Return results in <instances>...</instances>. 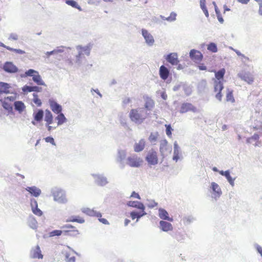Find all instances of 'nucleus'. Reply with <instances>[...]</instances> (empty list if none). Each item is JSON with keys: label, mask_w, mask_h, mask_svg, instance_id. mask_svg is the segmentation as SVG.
Wrapping results in <instances>:
<instances>
[{"label": "nucleus", "mask_w": 262, "mask_h": 262, "mask_svg": "<svg viewBox=\"0 0 262 262\" xmlns=\"http://www.w3.org/2000/svg\"><path fill=\"white\" fill-rule=\"evenodd\" d=\"M33 101L37 106H40L41 105V100L38 98L37 94H33Z\"/></svg>", "instance_id": "4c0bfd02"}, {"label": "nucleus", "mask_w": 262, "mask_h": 262, "mask_svg": "<svg viewBox=\"0 0 262 262\" xmlns=\"http://www.w3.org/2000/svg\"><path fill=\"white\" fill-rule=\"evenodd\" d=\"M145 146V141L142 139L138 142L136 143L134 145V150L136 152H140L142 151Z\"/></svg>", "instance_id": "6ab92c4d"}, {"label": "nucleus", "mask_w": 262, "mask_h": 262, "mask_svg": "<svg viewBox=\"0 0 262 262\" xmlns=\"http://www.w3.org/2000/svg\"><path fill=\"white\" fill-rule=\"evenodd\" d=\"M142 112V110L141 108L132 109L129 115L130 120L136 123H142L146 116H143Z\"/></svg>", "instance_id": "f257e3e1"}, {"label": "nucleus", "mask_w": 262, "mask_h": 262, "mask_svg": "<svg viewBox=\"0 0 262 262\" xmlns=\"http://www.w3.org/2000/svg\"><path fill=\"white\" fill-rule=\"evenodd\" d=\"M64 1H65L67 5L71 6V7H72L73 8H76V9H78L79 10H81V7L78 5V4L76 2H75L73 0H64Z\"/></svg>", "instance_id": "f704fd0d"}, {"label": "nucleus", "mask_w": 262, "mask_h": 262, "mask_svg": "<svg viewBox=\"0 0 262 262\" xmlns=\"http://www.w3.org/2000/svg\"><path fill=\"white\" fill-rule=\"evenodd\" d=\"M131 196L132 197H133V198H136L137 199H140V195H139L138 193L135 192V191H133L131 194Z\"/></svg>", "instance_id": "6e6d98bb"}, {"label": "nucleus", "mask_w": 262, "mask_h": 262, "mask_svg": "<svg viewBox=\"0 0 262 262\" xmlns=\"http://www.w3.org/2000/svg\"><path fill=\"white\" fill-rule=\"evenodd\" d=\"M9 38L11 39H12V40H17L18 38V37H17V35L12 34L10 35Z\"/></svg>", "instance_id": "4d7b16f0"}, {"label": "nucleus", "mask_w": 262, "mask_h": 262, "mask_svg": "<svg viewBox=\"0 0 262 262\" xmlns=\"http://www.w3.org/2000/svg\"><path fill=\"white\" fill-rule=\"evenodd\" d=\"M224 176L226 177L229 182L231 184L233 185L234 184V180L232 179V178L230 176V172L229 171L227 170L225 171V175Z\"/></svg>", "instance_id": "79ce46f5"}, {"label": "nucleus", "mask_w": 262, "mask_h": 262, "mask_svg": "<svg viewBox=\"0 0 262 262\" xmlns=\"http://www.w3.org/2000/svg\"><path fill=\"white\" fill-rule=\"evenodd\" d=\"M67 222H77L78 223H83L84 222V220L81 217L77 216V217H74L72 216L68 219L67 220Z\"/></svg>", "instance_id": "473e14b6"}, {"label": "nucleus", "mask_w": 262, "mask_h": 262, "mask_svg": "<svg viewBox=\"0 0 262 262\" xmlns=\"http://www.w3.org/2000/svg\"><path fill=\"white\" fill-rule=\"evenodd\" d=\"M189 55L191 59L195 62H199L202 60L203 56L199 51L192 49L190 50Z\"/></svg>", "instance_id": "0eeeda50"}, {"label": "nucleus", "mask_w": 262, "mask_h": 262, "mask_svg": "<svg viewBox=\"0 0 262 262\" xmlns=\"http://www.w3.org/2000/svg\"><path fill=\"white\" fill-rule=\"evenodd\" d=\"M79 48L80 49V51H79L78 54L76 56L78 61H79L81 56L82 54H83V52H84L87 54V55H89L90 53V49L88 47H79Z\"/></svg>", "instance_id": "72a5a7b5"}, {"label": "nucleus", "mask_w": 262, "mask_h": 262, "mask_svg": "<svg viewBox=\"0 0 262 262\" xmlns=\"http://www.w3.org/2000/svg\"><path fill=\"white\" fill-rule=\"evenodd\" d=\"M224 89L223 83L222 81L214 80V91L216 92L215 97L219 101L222 99V91Z\"/></svg>", "instance_id": "39448f33"}, {"label": "nucleus", "mask_w": 262, "mask_h": 262, "mask_svg": "<svg viewBox=\"0 0 262 262\" xmlns=\"http://www.w3.org/2000/svg\"><path fill=\"white\" fill-rule=\"evenodd\" d=\"M160 226L161 229L165 232L172 231L173 229L172 225L170 223L164 221L160 222Z\"/></svg>", "instance_id": "f3484780"}, {"label": "nucleus", "mask_w": 262, "mask_h": 262, "mask_svg": "<svg viewBox=\"0 0 262 262\" xmlns=\"http://www.w3.org/2000/svg\"><path fill=\"white\" fill-rule=\"evenodd\" d=\"M10 88V86L8 83L0 82V93H9Z\"/></svg>", "instance_id": "393cba45"}, {"label": "nucleus", "mask_w": 262, "mask_h": 262, "mask_svg": "<svg viewBox=\"0 0 262 262\" xmlns=\"http://www.w3.org/2000/svg\"><path fill=\"white\" fill-rule=\"evenodd\" d=\"M159 75L161 79L165 80L169 75V71L164 66H161L159 69Z\"/></svg>", "instance_id": "dca6fc26"}, {"label": "nucleus", "mask_w": 262, "mask_h": 262, "mask_svg": "<svg viewBox=\"0 0 262 262\" xmlns=\"http://www.w3.org/2000/svg\"><path fill=\"white\" fill-rule=\"evenodd\" d=\"M146 214V213L145 212L144 210H140V211L137 212V220L138 221V219H140L141 217L143 216V215Z\"/></svg>", "instance_id": "09e8293b"}, {"label": "nucleus", "mask_w": 262, "mask_h": 262, "mask_svg": "<svg viewBox=\"0 0 262 262\" xmlns=\"http://www.w3.org/2000/svg\"><path fill=\"white\" fill-rule=\"evenodd\" d=\"M176 16H177L176 13H175L174 12H171L170 14V16H168V17L166 18V20H167L168 21H170L174 20L176 19Z\"/></svg>", "instance_id": "49530a36"}, {"label": "nucleus", "mask_w": 262, "mask_h": 262, "mask_svg": "<svg viewBox=\"0 0 262 262\" xmlns=\"http://www.w3.org/2000/svg\"><path fill=\"white\" fill-rule=\"evenodd\" d=\"M200 3L201 7H203V6H206V5H205L206 0H200Z\"/></svg>", "instance_id": "680f3d73"}, {"label": "nucleus", "mask_w": 262, "mask_h": 262, "mask_svg": "<svg viewBox=\"0 0 262 262\" xmlns=\"http://www.w3.org/2000/svg\"><path fill=\"white\" fill-rule=\"evenodd\" d=\"M207 50L212 53H216L217 52V48L216 45L213 42H210L207 45Z\"/></svg>", "instance_id": "e433bc0d"}, {"label": "nucleus", "mask_w": 262, "mask_h": 262, "mask_svg": "<svg viewBox=\"0 0 262 262\" xmlns=\"http://www.w3.org/2000/svg\"><path fill=\"white\" fill-rule=\"evenodd\" d=\"M49 104L52 111L56 114H59L62 111V107L60 105L58 104L53 100H49Z\"/></svg>", "instance_id": "ddd939ff"}, {"label": "nucleus", "mask_w": 262, "mask_h": 262, "mask_svg": "<svg viewBox=\"0 0 262 262\" xmlns=\"http://www.w3.org/2000/svg\"><path fill=\"white\" fill-rule=\"evenodd\" d=\"M10 99L7 97L5 98L3 101H2L3 107L8 112H12V104L9 103Z\"/></svg>", "instance_id": "b1692460"}, {"label": "nucleus", "mask_w": 262, "mask_h": 262, "mask_svg": "<svg viewBox=\"0 0 262 262\" xmlns=\"http://www.w3.org/2000/svg\"><path fill=\"white\" fill-rule=\"evenodd\" d=\"M131 101V100L130 98H128L124 100V103H128Z\"/></svg>", "instance_id": "69168bd1"}, {"label": "nucleus", "mask_w": 262, "mask_h": 262, "mask_svg": "<svg viewBox=\"0 0 262 262\" xmlns=\"http://www.w3.org/2000/svg\"><path fill=\"white\" fill-rule=\"evenodd\" d=\"M58 115L56 117V119L57 120V125H60L66 122L67 119L64 115L61 112L57 114Z\"/></svg>", "instance_id": "c756f323"}, {"label": "nucleus", "mask_w": 262, "mask_h": 262, "mask_svg": "<svg viewBox=\"0 0 262 262\" xmlns=\"http://www.w3.org/2000/svg\"><path fill=\"white\" fill-rule=\"evenodd\" d=\"M45 121L46 122V126L47 127L48 130L50 131L52 128L50 124H52L53 122V117L51 112L48 110L45 111Z\"/></svg>", "instance_id": "6e6552de"}, {"label": "nucleus", "mask_w": 262, "mask_h": 262, "mask_svg": "<svg viewBox=\"0 0 262 262\" xmlns=\"http://www.w3.org/2000/svg\"><path fill=\"white\" fill-rule=\"evenodd\" d=\"M130 214L132 220H135L136 218L137 219V212L132 211L130 212Z\"/></svg>", "instance_id": "5fc2aeb1"}, {"label": "nucleus", "mask_w": 262, "mask_h": 262, "mask_svg": "<svg viewBox=\"0 0 262 262\" xmlns=\"http://www.w3.org/2000/svg\"><path fill=\"white\" fill-rule=\"evenodd\" d=\"M26 190L35 197L38 196L41 193V190L35 186L28 187Z\"/></svg>", "instance_id": "412c9836"}, {"label": "nucleus", "mask_w": 262, "mask_h": 262, "mask_svg": "<svg viewBox=\"0 0 262 262\" xmlns=\"http://www.w3.org/2000/svg\"><path fill=\"white\" fill-rule=\"evenodd\" d=\"M158 138V133L155 134L153 133L150 134L148 140L150 142H155Z\"/></svg>", "instance_id": "37998d69"}, {"label": "nucleus", "mask_w": 262, "mask_h": 262, "mask_svg": "<svg viewBox=\"0 0 262 262\" xmlns=\"http://www.w3.org/2000/svg\"><path fill=\"white\" fill-rule=\"evenodd\" d=\"M62 233V231L59 230H55L50 233V236H59Z\"/></svg>", "instance_id": "a18cd8bd"}, {"label": "nucleus", "mask_w": 262, "mask_h": 262, "mask_svg": "<svg viewBox=\"0 0 262 262\" xmlns=\"http://www.w3.org/2000/svg\"><path fill=\"white\" fill-rule=\"evenodd\" d=\"M53 195L54 200L59 203L64 204L67 202L65 193L61 190L54 191L53 193Z\"/></svg>", "instance_id": "423d86ee"}, {"label": "nucleus", "mask_w": 262, "mask_h": 262, "mask_svg": "<svg viewBox=\"0 0 262 262\" xmlns=\"http://www.w3.org/2000/svg\"><path fill=\"white\" fill-rule=\"evenodd\" d=\"M45 141L47 142H49L52 144L53 145H55L54 140L52 137H46L45 139Z\"/></svg>", "instance_id": "8fccbe9b"}, {"label": "nucleus", "mask_w": 262, "mask_h": 262, "mask_svg": "<svg viewBox=\"0 0 262 262\" xmlns=\"http://www.w3.org/2000/svg\"><path fill=\"white\" fill-rule=\"evenodd\" d=\"M215 73V79H214V80H220L223 79L224 75L225 74L226 71L225 69L223 68L221 69L220 70L218 71L217 72L214 71Z\"/></svg>", "instance_id": "bb28decb"}, {"label": "nucleus", "mask_w": 262, "mask_h": 262, "mask_svg": "<svg viewBox=\"0 0 262 262\" xmlns=\"http://www.w3.org/2000/svg\"><path fill=\"white\" fill-rule=\"evenodd\" d=\"M61 228L63 229V231L66 232H74L78 233V230L76 229V227L71 225H63Z\"/></svg>", "instance_id": "c85d7f7f"}, {"label": "nucleus", "mask_w": 262, "mask_h": 262, "mask_svg": "<svg viewBox=\"0 0 262 262\" xmlns=\"http://www.w3.org/2000/svg\"><path fill=\"white\" fill-rule=\"evenodd\" d=\"M14 107L15 109L18 111L19 112H23L25 108L24 103L19 101L14 102Z\"/></svg>", "instance_id": "7c9ffc66"}, {"label": "nucleus", "mask_w": 262, "mask_h": 262, "mask_svg": "<svg viewBox=\"0 0 262 262\" xmlns=\"http://www.w3.org/2000/svg\"><path fill=\"white\" fill-rule=\"evenodd\" d=\"M159 216L162 220L170 222L173 221V219L169 217L168 212L164 209H160L159 210Z\"/></svg>", "instance_id": "aec40b11"}, {"label": "nucleus", "mask_w": 262, "mask_h": 262, "mask_svg": "<svg viewBox=\"0 0 262 262\" xmlns=\"http://www.w3.org/2000/svg\"><path fill=\"white\" fill-rule=\"evenodd\" d=\"M31 254L33 258H42L43 257L38 246H36L31 250Z\"/></svg>", "instance_id": "4be33fe9"}, {"label": "nucleus", "mask_w": 262, "mask_h": 262, "mask_svg": "<svg viewBox=\"0 0 262 262\" xmlns=\"http://www.w3.org/2000/svg\"><path fill=\"white\" fill-rule=\"evenodd\" d=\"M201 8L202 9V10L203 11L205 16L207 17H209V13H208V10L207 9L206 7V6H203V7H202Z\"/></svg>", "instance_id": "3c124183"}, {"label": "nucleus", "mask_w": 262, "mask_h": 262, "mask_svg": "<svg viewBox=\"0 0 262 262\" xmlns=\"http://www.w3.org/2000/svg\"><path fill=\"white\" fill-rule=\"evenodd\" d=\"M127 204L128 206L137 208L140 210H145L144 205L141 202L137 201H129L127 202Z\"/></svg>", "instance_id": "5701e85b"}, {"label": "nucleus", "mask_w": 262, "mask_h": 262, "mask_svg": "<svg viewBox=\"0 0 262 262\" xmlns=\"http://www.w3.org/2000/svg\"><path fill=\"white\" fill-rule=\"evenodd\" d=\"M211 186L215 196H220V195L222 194V191L219 185L215 182H212Z\"/></svg>", "instance_id": "a878e982"}, {"label": "nucleus", "mask_w": 262, "mask_h": 262, "mask_svg": "<svg viewBox=\"0 0 262 262\" xmlns=\"http://www.w3.org/2000/svg\"><path fill=\"white\" fill-rule=\"evenodd\" d=\"M199 69L200 70H206L207 69L206 67L203 64L199 66Z\"/></svg>", "instance_id": "0e129e2a"}, {"label": "nucleus", "mask_w": 262, "mask_h": 262, "mask_svg": "<svg viewBox=\"0 0 262 262\" xmlns=\"http://www.w3.org/2000/svg\"><path fill=\"white\" fill-rule=\"evenodd\" d=\"M143 99L145 101L144 107L147 111L151 110L155 106V102L151 97L147 95L143 96Z\"/></svg>", "instance_id": "9d476101"}, {"label": "nucleus", "mask_w": 262, "mask_h": 262, "mask_svg": "<svg viewBox=\"0 0 262 262\" xmlns=\"http://www.w3.org/2000/svg\"><path fill=\"white\" fill-rule=\"evenodd\" d=\"M167 142L165 141L163 143H161L160 147V151L162 155H163L165 151L167 150Z\"/></svg>", "instance_id": "58836bf2"}, {"label": "nucleus", "mask_w": 262, "mask_h": 262, "mask_svg": "<svg viewBox=\"0 0 262 262\" xmlns=\"http://www.w3.org/2000/svg\"><path fill=\"white\" fill-rule=\"evenodd\" d=\"M142 34L146 42L149 46H152L154 42L153 36L145 29L142 30Z\"/></svg>", "instance_id": "9b49d317"}, {"label": "nucleus", "mask_w": 262, "mask_h": 262, "mask_svg": "<svg viewBox=\"0 0 262 262\" xmlns=\"http://www.w3.org/2000/svg\"><path fill=\"white\" fill-rule=\"evenodd\" d=\"M165 126L166 127V134L168 137L171 138L172 136V129L169 124H165Z\"/></svg>", "instance_id": "ea45409f"}, {"label": "nucleus", "mask_w": 262, "mask_h": 262, "mask_svg": "<svg viewBox=\"0 0 262 262\" xmlns=\"http://www.w3.org/2000/svg\"><path fill=\"white\" fill-rule=\"evenodd\" d=\"M28 76L32 77L34 82L38 85H43L45 84V83L42 80L38 72L36 71L33 69H29L23 75H21V77H26Z\"/></svg>", "instance_id": "f03ea898"}, {"label": "nucleus", "mask_w": 262, "mask_h": 262, "mask_svg": "<svg viewBox=\"0 0 262 262\" xmlns=\"http://www.w3.org/2000/svg\"><path fill=\"white\" fill-rule=\"evenodd\" d=\"M189 111L196 112L197 111V109L191 103H186L182 104L181 107L180 112L181 113H185Z\"/></svg>", "instance_id": "1a4fd4ad"}, {"label": "nucleus", "mask_w": 262, "mask_h": 262, "mask_svg": "<svg viewBox=\"0 0 262 262\" xmlns=\"http://www.w3.org/2000/svg\"><path fill=\"white\" fill-rule=\"evenodd\" d=\"M166 59L172 65H177L179 62L178 54L176 53H171L167 55Z\"/></svg>", "instance_id": "f8f14e48"}, {"label": "nucleus", "mask_w": 262, "mask_h": 262, "mask_svg": "<svg viewBox=\"0 0 262 262\" xmlns=\"http://www.w3.org/2000/svg\"><path fill=\"white\" fill-rule=\"evenodd\" d=\"M57 52V51H56V50H53V51H52L51 52H47L46 54L47 55V57H49L51 55L55 53H56Z\"/></svg>", "instance_id": "13d9d810"}, {"label": "nucleus", "mask_w": 262, "mask_h": 262, "mask_svg": "<svg viewBox=\"0 0 262 262\" xmlns=\"http://www.w3.org/2000/svg\"><path fill=\"white\" fill-rule=\"evenodd\" d=\"M259 13L262 15V0H259Z\"/></svg>", "instance_id": "bf43d9fd"}, {"label": "nucleus", "mask_w": 262, "mask_h": 262, "mask_svg": "<svg viewBox=\"0 0 262 262\" xmlns=\"http://www.w3.org/2000/svg\"><path fill=\"white\" fill-rule=\"evenodd\" d=\"M7 50L13 51L16 53L20 54H23L25 53V52L23 50H21L20 49H15L12 48H7Z\"/></svg>", "instance_id": "c03bdc74"}, {"label": "nucleus", "mask_w": 262, "mask_h": 262, "mask_svg": "<svg viewBox=\"0 0 262 262\" xmlns=\"http://www.w3.org/2000/svg\"><path fill=\"white\" fill-rule=\"evenodd\" d=\"M257 250L262 256V247L259 246H257Z\"/></svg>", "instance_id": "e2e57ef3"}, {"label": "nucleus", "mask_w": 262, "mask_h": 262, "mask_svg": "<svg viewBox=\"0 0 262 262\" xmlns=\"http://www.w3.org/2000/svg\"><path fill=\"white\" fill-rule=\"evenodd\" d=\"M224 12L225 11H229L230 10V9L229 8H228L226 5H224Z\"/></svg>", "instance_id": "338daca9"}, {"label": "nucleus", "mask_w": 262, "mask_h": 262, "mask_svg": "<svg viewBox=\"0 0 262 262\" xmlns=\"http://www.w3.org/2000/svg\"><path fill=\"white\" fill-rule=\"evenodd\" d=\"M43 112L41 110H38L36 113L34 114V119L37 121H40L43 118Z\"/></svg>", "instance_id": "c9c22d12"}, {"label": "nucleus", "mask_w": 262, "mask_h": 262, "mask_svg": "<svg viewBox=\"0 0 262 262\" xmlns=\"http://www.w3.org/2000/svg\"><path fill=\"white\" fill-rule=\"evenodd\" d=\"M130 222V221L128 219H126L124 222L125 226H127Z\"/></svg>", "instance_id": "774afa93"}, {"label": "nucleus", "mask_w": 262, "mask_h": 262, "mask_svg": "<svg viewBox=\"0 0 262 262\" xmlns=\"http://www.w3.org/2000/svg\"><path fill=\"white\" fill-rule=\"evenodd\" d=\"M23 90L24 92H38L39 88L36 86L25 85L23 88Z\"/></svg>", "instance_id": "2f4dec72"}, {"label": "nucleus", "mask_w": 262, "mask_h": 262, "mask_svg": "<svg viewBox=\"0 0 262 262\" xmlns=\"http://www.w3.org/2000/svg\"><path fill=\"white\" fill-rule=\"evenodd\" d=\"M238 2L243 4H247L250 0H237Z\"/></svg>", "instance_id": "052dcab7"}, {"label": "nucleus", "mask_w": 262, "mask_h": 262, "mask_svg": "<svg viewBox=\"0 0 262 262\" xmlns=\"http://www.w3.org/2000/svg\"><path fill=\"white\" fill-rule=\"evenodd\" d=\"M5 71L8 73H16L18 71L17 68L12 62H7L3 67Z\"/></svg>", "instance_id": "4468645a"}, {"label": "nucleus", "mask_w": 262, "mask_h": 262, "mask_svg": "<svg viewBox=\"0 0 262 262\" xmlns=\"http://www.w3.org/2000/svg\"><path fill=\"white\" fill-rule=\"evenodd\" d=\"M215 13H216L217 18L219 21L221 23H223L224 22V19L220 13V11L219 10V9H217V8L216 6H215Z\"/></svg>", "instance_id": "a19ab883"}, {"label": "nucleus", "mask_w": 262, "mask_h": 262, "mask_svg": "<svg viewBox=\"0 0 262 262\" xmlns=\"http://www.w3.org/2000/svg\"><path fill=\"white\" fill-rule=\"evenodd\" d=\"M145 159L149 165H155L158 164V157L157 151L153 149L149 150Z\"/></svg>", "instance_id": "20e7f679"}, {"label": "nucleus", "mask_w": 262, "mask_h": 262, "mask_svg": "<svg viewBox=\"0 0 262 262\" xmlns=\"http://www.w3.org/2000/svg\"><path fill=\"white\" fill-rule=\"evenodd\" d=\"M66 260L67 262H75V257L74 256H71L70 254H67Z\"/></svg>", "instance_id": "de8ad7c7"}, {"label": "nucleus", "mask_w": 262, "mask_h": 262, "mask_svg": "<svg viewBox=\"0 0 262 262\" xmlns=\"http://www.w3.org/2000/svg\"><path fill=\"white\" fill-rule=\"evenodd\" d=\"M82 211L84 214L91 216H95L97 217H101V214L100 212H97L93 209H91L89 208H84L82 209Z\"/></svg>", "instance_id": "2eb2a0df"}, {"label": "nucleus", "mask_w": 262, "mask_h": 262, "mask_svg": "<svg viewBox=\"0 0 262 262\" xmlns=\"http://www.w3.org/2000/svg\"><path fill=\"white\" fill-rule=\"evenodd\" d=\"M31 206L33 212L38 215L41 216L42 214V211L38 208L37 201L35 200H31Z\"/></svg>", "instance_id": "a211bd4d"}, {"label": "nucleus", "mask_w": 262, "mask_h": 262, "mask_svg": "<svg viewBox=\"0 0 262 262\" xmlns=\"http://www.w3.org/2000/svg\"><path fill=\"white\" fill-rule=\"evenodd\" d=\"M233 90L228 89L226 93V101L231 103L235 102V99L233 96Z\"/></svg>", "instance_id": "cd10ccee"}, {"label": "nucleus", "mask_w": 262, "mask_h": 262, "mask_svg": "<svg viewBox=\"0 0 262 262\" xmlns=\"http://www.w3.org/2000/svg\"><path fill=\"white\" fill-rule=\"evenodd\" d=\"M201 8L202 9V10L203 11L205 16L207 17H209V13H208V10L207 9L206 7V6H203V7H202Z\"/></svg>", "instance_id": "603ef678"}, {"label": "nucleus", "mask_w": 262, "mask_h": 262, "mask_svg": "<svg viewBox=\"0 0 262 262\" xmlns=\"http://www.w3.org/2000/svg\"><path fill=\"white\" fill-rule=\"evenodd\" d=\"M98 218L99 221L100 222H101L102 224H105V225L108 224V222L107 221L106 219H104V218H101V217H98Z\"/></svg>", "instance_id": "864d4df0"}, {"label": "nucleus", "mask_w": 262, "mask_h": 262, "mask_svg": "<svg viewBox=\"0 0 262 262\" xmlns=\"http://www.w3.org/2000/svg\"><path fill=\"white\" fill-rule=\"evenodd\" d=\"M143 160L136 155H133L127 159V164L132 167H139L142 165Z\"/></svg>", "instance_id": "7ed1b4c3"}]
</instances>
